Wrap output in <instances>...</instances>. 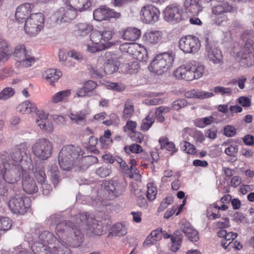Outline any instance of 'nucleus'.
I'll use <instances>...</instances> for the list:
<instances>
[{
  "instance_id": "c85d7f7f",
  "label": "nucleus",
  "mask_w": 254,
  "mask_h": 254,
  "mask_svg": "<svg viewBox=\"0 0 254 254\" xmlns=\"http://www.w3.org/2000/svg\"><path fill=\"white\" fill-rule=\"evenodd\" d=\"M80 149L72 145H65L63 147L59 154V158H61L62 152H66V159H76L77 160L79 157Z\"/></svg>"
},
{
  "instance_id": "72a5a7b5",
  "label": "nucleus",
  "mask_w": 254,
  "mask_h": 254,
  "mask_svg": "<svg viewBox=\"0 0 254 254\" xmlns=\"http://www.w3.org/2000/svg\"><path fill=\"white\" fill-rule=\"evenodd\" d=\"M12 54L10 45L5 41L0 43V63L7 61Z\"/></svg>"
},
{
  "instance_id": "473e14b6",
  "label": "nucleus",
  "mask_w": 254,
  "mask_h": 254,
  "mask_svg": "<svg viewBox=\"0 0 254 254\" xmlns=\"http://www.w3.org/2000/svg\"><path fill=\"white\" fill-rule=\"evenodd\" d=\"M184 8L187 13L197 15L202 10L199 4V0H186Z\"/></svg>"
},
{
  "instance_id": "9d476101",
  "label": "nucleus",
  "mask_w": 254,
  "mask_h": 254,
  "mask_svg": "<svg viewBox=\"0 0 254 254\" xmlns=\"http://www.w3.org/2000/svg\"><path fill=\"white\" fill-rule=\"evenodd\" d=\"M8 206L13 213L23 215L30 206V200L25 196L16 194L9 200Z\"/></svg>"
},
{
  "instance_id": "7c9ffc66",
  "label": "nucleus",
  "mask_w": 254,
  "mask_h": 254,
  "mask_svg": "<svg viewBox=\"0 0 254 254\" xmlns=\"http://www.w3.org/2000/svg\"><path fill=\"white\" fill-rule=\"evenodd\" d=\"M181 229L190 241L197 242L199 239L198 231L192 228L190 224H182Z\"/></svg>"
},
{
  "instance_id": "3c124183",
  "label": "nucleus",
  "mask_w": 254,
  "mask_h": 254,
  "mask_svg": "<svg viewBox=\"0 0 254 254\" xmlns=\"http://www.w3.org/2000/svg\"><path fill=\"white\" fill-rule=\"evenodd\" d=\"M181 149L186 153L190 154H194L195 153V148L194 145L186 141H183L181 143Z\"/></svg>"
},
{
  "instance_id": "423d86ee",
  "label": "nucleus",
  "mask_w": 254,
  "mask_h": 254,
  "mask_svg": "<svg viewBox=\"0 0 254 254\" xmlns=\"http://www.w3.org/2000/svg\"><path fill=\"white\" fill-rule=\"evenodd\" d=\"M236 11V7L227 2L213 6L211 11L212 13L215 15L214 23L217 25H224L228 21L226 14L234 13Z\"/></svg>"
},
{
  "instance_id": "49530a36",
  "label": "nucleus",
  "mask_w": 254,
  "mask_h": 254,
  "mask_svg": "<svg viewBox=\"0 0 254 254\" xmlns=\"http://www.w3.org/2000/svg\"><path fill=\"white\" fill-rule=\"evenodd\" d=\"M155 119L150 115L146 116L142 121L140 129L143 131H146L152 126L154 123Z\"/></svg>"
},
{
  "instance_id": "37998d69",
  "label": "nucleus",
  "mask_w": 254,
  "mask_h": 254,
  "mask_svg": "<svg viewBox=\"0 0 254 254\" xmlns=\"http://www.w3.org/2000/svg\"><path fill=\"white\" fill-rule=\"evenodd\" d=\"M68 116L72 122L77 124L82 125L86 123L85 114L82 112L71 113Z\"/></svg>"
},
{
  "instance_id": "f3484780",
  "label": "nucleus",
  "mask_w": 254,
  "mask_h": 254,
  "mask_svg": "<svg viewBox=\"0 0 254 254\" xmlns=\"http://www.w3.org/2000/svg\"><path fill=\"white\" fill-rule=\"evenodd\" d=\"M39 242H34L31 245V249L35 254H39V251L43 246L52 244L55 240L53 234L48 231H43L39 236Z\"/></svg>"
},
{
  "instance_id": "dca6fc26",
  "label": "nucleus",
  "mask_w": 254,
  "mask_h": 254,
  "mask_svg": "<svg viewBox=\"0 0 254 254\" xmlns=\"http://www.w3.org/2000/svg\"><path fill=\"white\" fill-rule=\"evenodd\" d=\"M77 11L72 6L60 8L56 13L57 23L69 22L74 19L77 15Z\"/></svg>"
},
{
  "instance_id": "0e129e2a",
  "label": "nucleus",
  "mask_w": 254,
  "mask_h": 254,
  "mask_svg": "<svg viewBox=\"0 0 254 254\" xmlns=\"http://www.w3.org/2000/svg\"><path fill=\"white\" fill-rule=\"evenodd\" d=\"M101 34L103 42L108 43V42L112 39L114 32L112 29H105L101 31Z\"/></svg>"
},
{
  "instance_id": "052dcab7",
  "label": "nucleus",
  "mask_w": 254,
  "mask_h": 254,
  "mask_svg": "<svg viewBox=\"0 0 254 254\" xmlns=\"http://www.w3.org/2000/svg\"><path fill=\"white\" fill-rule=\"evenodd\" d=\"M113 232L119 236H124L127 233L125 227L121 224H117L114 225Z\"/></svg>"
},
{
  "instance_id": "5fc2aeb1",
  "label": "nucleus",
  "mask_w": 254,
  "mask_h": 254,
  "mask_svg": "<svg viewBox=\"0 0 254 254\" xmlns=\"http://www.w3.org/2000/svg\"><path fill=\"white\" fill-rule=\"evenodd\" d=\"M188 105L187 101L185 99H179L174 101L172 104V108L174 110L178 111Z\"/></svg>"
},
{
  "instance_id": "a211bd4d",
  "label": "nucleus",
  "mask_w": 254,
  "mask_h": 254,
  "mask_svg": "<svg viewBox=\"0 0 254 254\" xmlns=\"http://www.w3.org/2000/svg\"><path fill=\"white\" fill-rule=\"evenodd\" d=\"M120 16V13L114 11L112 9L104 7L97 8L93 12L94 19L99 21L108 20L112 17L118 18Z\"/></svg>"
},
{
  "instance_id": "a19ab883",
  "label": "nucleus",
  "mask_w": 254,
  "mask_h": 254,
  "mask_svg": "<svg viewBox=\"0 0 254 254\" xmlns=\"http://www.w3.org/2000/svg\"><path fill=\"white\" fill-rule=\"evenodd\" d=\"M35 177L40 184L45 183L46 180V174L44 172V168L42 165H36L35 167L32 169Z\"/></svg>"
},
{
  "instance_id": "13d9d810",
  "label": "nucleus",
  "mask_w": 254,
  "mask_h": 254,
  "mask_svg": "<svg viewBox=\"0 0 254 254\" xmlns=\"http://www.w3.org/2000/svg\"><path fill=\"white\" fill-rule=\"evenodd\" d=\"M15 93L14 90L11 87L4 88L0 93V99L6 100L12 97Z\"/></svg>"
},
{
  "instance_id": "f03ea898",
  "label": "nucleus",
  "mask_w": 254,
  "mask_h": 254,
  "mask_svg": "<svg viewBox=\"0 0 254 254\" xmlns=\"http://www.w3.org/2000/svg\"><path fill=\"white\" fill-rule=\"evenodd\" d=\"M204 69L203 65H196L194 61H190L178 67L173 72V75L178 79L191 81L200 78L204 73Z\"/></svg>"
},
{
  "instance_id": "c9c22d12",
  "label": "nucleus",
  "mask_w": 254,
  "mask_h": 254,
  "mask_svg": "<svg viewBox=\"0 0 254 254\" xmlns=\"http://www.w3.org/2000/svg\"><path fill=\"white\" fill-rule=\"evenodd\" d=\"M141 35V31L136 28H127L123 32L122 37L126 40L134 41L137 40Z\"/></svg>"
},
{
  "instance_id": "603ef678",
  "label": "nucleus",
  "mask_w": 254,
  "mask_h": 254,
  "mask_svg": "<svg viewBox=\"0 0 254 254\" xmlns=\"http://www.w3.org/2000/svg\"><path fill=\"white\" fill-rule=\"evenodd\" d=\"M213 118L209 116L197 120L195 122V125L199 127H204L206 126L209 125L213 123Z\"/></svg>"
},
{
  "instance_id": "1a4fd4ad",
  "label": "nucleus",
  "mask_w": 254,
  "mask_h": 254,
  "mask_svg": "<svg viewBox=\"0 0 254 254\" xmlns=\"http://www.w3.org/2000/svg\"><path fill=\"white\" fill-rule=\"evenodd\" d=\"M173 58L166 53L157 55L150 64L152 71L157 74H161L167 71L171 65Z\"/></svg>"
},
{
  "instance_id": "bf43d9fd",
  "label": "nucleus",
  "mask_w": 254,
  "mask_h": 254,
  "mask_svg": "<svg viewBox=\"0 0 254 254\" xmlns=\"http://www.w3.org/2000/svg\"><path fill=\"white\" fill-rule=\"evenodd\" d=\"M147 191L146 197L149 200H154L157 194L156 188L152 186L151 184H147Z\"/></svg>"
},
{
  "instance_id": "bb28decb",
  "label": "nucleus",
  "mask_w": 254,
  "mask_h": 254,
  "mask_svg": "<svg viewBox=\"0 0 254 254\" xmlns=\"http://www.w3.org/2000/svg\"><path fill=\"white\" fill-rule=\"evenodd\" d=\"M97 158L92 155L79 156L76 160V167L78 170L77 171L84 170L88 168L92 164L97 162Z\"/></svg>"
},
{
  "instance_id": "2eb2a0df",
  "label": "nucleus",
  "mask_w": 254,
  "mask_h": 254,
  "mask_svg": "<svg viewBox=\"0 0 254 254\" xmlns=\"http://www.w3.org/2000/svg\"><path fill=\"white\" fill-rule=\"evenodd\" d=\"M164 18L168 21L178 22L182 19L183 9L177 3L168 5L164 10Z\"/></svg>"
},
{
  "instance_id": "0eeeda50",
  "label": "nucleus",
  "mask_w": 254,
  "mask_h": 254,
  "mask_svg": "<svg viewBox=\"0 0 254 254\" xmlns=\"http://www.w3.org/2000/svg\"><path fill=\"white\" fill-rule=\"evenodd\" d=\"M44 17L41 13L31 14L25 23L24 29L30 36H34L43 28Z\"/></svg>"
},
{
  "instance_id": "6ab92c4d",
  "label": "nucleus",
  "mask_w": 254,
  "mask_h": 254,
  "mask_svg": "<svg viewBox=\"0 0 254 254\" xmlns=\"http://www.w3.org/2000/svg\"><path fill=\"white\" fill-rule=\"evenodd\" d=\"M207 56L209 61L214 64L221 65L223 64L221 51L212 44H207L206 47Z\"/></svg>"
},
{
  "instance_id": "ddd939ff",
  "label": "nucleus",
  "mask_w": 254,
  "mask_h": 254,
  "mask_svg": "<svg viewBox=\"0 0 254 254\" xmlns=\"http://www.w3.org/2000/svg\"><path fill=\"white\" fill-rule=\"evenodd\" d=\"M103 187L105 193L111 199L122 195L126 189L125 185L123 183L113 180L105 181Z\"/></svg>"
},
{
  "instance_id": "412c9836",
  "label": "nucleus",
  "mask_w": 254,
  "mask_h": 254,
  "mask_svg": "<svg viewBox=\"0 0 254 254\" xmlns=\"http://www.w3.org/2000/svg\"><path fill=\"white\" fill-rule=\"evenodd\" d=\"M22 188L28 194H33L38 190V188L34 179L28 174L24 173L22 176Z\"/></svg>"
},
{
  "instance_id": "e2e57ef3",
  "label": "nucleus",
  "mask_w": 254,
  "mask_h": 254,
  "mask_svg": "<svg viewBox=\"0 0 254 254\" xmlns=\"http://www.w3.org/2000/svg\"><path fill=\"white\" fill-rule=\"evenodd\" d=\"M88 69L90 70L92 76L94 77H100L103 76L104 70L101 68H98L97 66L89 65Z\"/></svg>"
},
{
  "instance_id": "7ed1b4c3",
  "label": "nucleus",
  "mask_w": 254,
  "mask_h": 254,
  "mask_svg": "<svg viewBox=\"0 0 254 254\" xmlns=\"http://www.w3.org/2000/svg\"><path fill=\"white\" fill-rule=\"evenodd\" d=\"M61 217L58 215H52L51 217L52 222L56 225V230L60 238L69 235L76 242L81 241L83 235L80 230L74 229L71 225L70 221H60Z\"/></svg>"
},
{
  "instance_id": "ea45409f",
  "label": "nucleus",
  "mask_w": 254,
  "mask_h": 254,
  "mask_svg": "<svg viewBox=\"0 0 254 254\" xmlns=\"http://www.w3.org/2000/svg\"><path fill=\"white\" fill-rule=\"evenodd\" d=\"M71 95L70 90H65L55 93L51 97V101L53 104L66 101Z\"/></svg>"
},
{
  "instance_id": "f8f14e48",
  "label": "nucleus",
  "mask_w": 254,
  "mask_h": 254,
  "mask_svg": "<svg viewBox=\"0 0 254 254\" xmlns=\"http://www.w3.org/2000/svg\"><path fill=\"white\" fill-rule=\"evenodd\" d=\"M13 55L17 62L23 67H29L35 62L34 58L22 44L18 45L15 48Z\"/></svg>"
},
{
  "instance_id": "20e7f679",
  "label": "nucleus",
  "mask_w": 254,
  "mask_h": 254,
  "mask_svg": "<svg viewBox=\"0 0 254 254\" xmlns=\"http://www.w3.org/2000/svg\"><path fill=\"white\" fill-rule=\"evenodd\" d=\"M27 147L25 143H21L17 145L13 150L11 158L16 163H20L18 165L22 169L31 170L33 169L32 161L26 154Z\"/></svg>"
},
{
  "instance_id": "79ce46f5",
  "label": "nucleus",
  "mask_w": 254,
  "mask_h": 254,
  "mask_svg": "<svg viewBox=\"0 0 254 254\" xmlns=\"http://www.w3.org/2000/svg\"><path fill=\"white\" fill-rule=\"evenodd\" d=\"M134 106L132 101L130 100H127L125 103L123 118L125 119H129L134 114Z\"/></svg>"
},
{
  "instance_id": "09e8293b",
  "label": "nucleus",
  "mask_w": 254,
  "mask_h": 254,
  "mask_svg": "<svg viewBox=\"0 0 254 254\" xmlns=\"http://www.w3.org/2000/svg\"><path fill=\"white\" fill-rule=\"evenodd\" d=\"M12 221L8 217H0V230L6 231L11 228Z\"/></svg>"
},
{
  "instance_id": "8fccbe9b",
  "label": "nucleus",
  "mask_w": 254,
  "mask_h": 254,
  "mask_svg": "<svg viewBox=\"0 0 254 254\" xmlns=\"http://www.w3.org/2000/svg\"><path fill=\"white\" fill-rule=\"evenodd\" d=\"M111 46V44L110 43H103L99 45H95L94 46L88 45L87 50L91 53H94L110 48Z\"/></svg>"
},
{
  "instance_id": "6e6552de",
  "label": "nucleus",
  "mask_w": 254,
  "mask_h": 254,
  "mask_svg": "<svg viewBox=\"0 0 254 254\" xmlns=\"http://www.w3.org/2000/svg\"><path fill=\"white\" fill-rule=\"evenodd\" d=\"M234 53L235 54V59L241 60L247 66L254 65V42L253 40H247L245 46L239 51Z\"/></svg>"
},
{
  "instance_id": "864d4df0",
  "label": "nucleus",
  "mask_w": 254,
  "mask_h": 254,
  "mask_svg": "<svg viewBox=\"0 0 254 254\" xmlns=\"http://www.w3.org/2000/svg\"><path fill=\"white\" fill-rule=\"evenodd\" d=\"M37 125L42 129L47 131H51L53 129L52 125L47 120H40L39 119H36Z\"/></svg>"
},
{
  "instance_id": "de8ad7c7",
  "label": "nucleus",
  "mask_w": 254,
  "mask_h": 254,
  "mask_svg": "<svg viewBox=\"0 0 254 254\" xmlns=\"http://www.w3.org/2000/svg\"><path fill=\"white\" fill-rule=\"evenodd\" d=\"M101 31L94 30L90 34V40L95 45L103 44ZM111 44V43H109Z\"/></svg>"
},
{
  "instance_id": "f704fd0d",
  "label": "nucleus",
  "mask_w": 254,
  "mask_h": 254,
  "mask_svg": "<svg viewBox=\"0 0 254 254\" xmlns=\"http://www.w3.org/2000/svg\"><path fill=\"white\" fill-rule=\"evenodd\" d=\"M12 54L10 45L5 41L0 43V63L7 61Z\"/></svg>"
},
{
  "instance_id": "6e6d98bb",
  "label": "nucleus",
  "mask_w": 254,
  "mask_h": 254,
  "mask_svg": "<svg viewBox=\"0 0 254 254\" xmlns=\"http://www.w3.org/2000/svg\"><path fill=\"white\" fill-rule=\"evenodd\" d=\"M214 92L216 94H219L222 96H229L232 93V90L229 87L223 86H216L214 88Z\"/></svg>"
},
{
  "instance_id": "c756f323",
  "label": "nucleus",
  "mask_w": 254,
  "mask_h": 254,
  "mask_svg": "<svg viewBox=\"0 0 254 254\" xmlns=\"http://www.w3.org/2000/svg\"><path fill=\"white\" fill-rule=\"evenodd\" d=\"M64 3L73 7L77 12L87 9L91 5L89 0H64Z\"/></svg>"
},
{
  "instance_id": "5701e85b",
  "label": "nucleus",
  "mask_w": 254,
  "mask_h": 254,
  "mask_svg": "<svg viewBox=\"0 0 254 254\" xmlns=\"http://www.w3.org/2000/svg\"><path fill=\"white\" fill-rule=\"evenodd\" d=\"M90 216L87 214V213H79L71 217L70 221L71 225L74 227V229H79V227L83 226H86L90 218Z\"/></svg>"
},
{
  "instance_id": "58836bf2",
  "label": "nucleus",
  "mask_w": 254,
  "mask_h": 254,
  "mask_svg": "<svg viewBox=\"0 0 254 254\" xmlns=\"http://www.w3.org/2000/svg\"><path fill=\"white\" fill-rule=\"evenodd\" d=\"M86 227L95 235L99 236L101 235L102 234L103 228L101 224L91 216Z\"/></svg>"
},
{
  "instance_id": "338daca9",
  "label": "nucleus",
  "mask_w": 254,
  "mask_h": 254,
  "mask_svg": "<svg viewBox=\"0 0 254 254\" xmlns=\"http://www.w3.org/2000/svg\"><path fill=\"white\" fill-rule=\"evenodd\" d=\"M224 133L228 137L234 136L236 134V129L232 126H226L224 128Z\"/></svg>"
},
{
  "instance_id": "a878e982",
  "label": "nucleus",
  "mask_w": 254,
  "mask_h": 254,
  "mask_svg": "<svg viewBox=\"0 0 254 254\" xmlns=\"http://www.w3.org/2000/svg\"><path fill=\"white\" fill-rule=\"evenodd\" d=\"M144 42L148 45H155L160 43L162 39V33L160 31H150L143 36Z\"/></svg>"
},
{
  "instance_id": "393cba45",
  "label": "nucleus",
  "mask_w": 254,
  "mask_h": 254,
  "mask_svg": "<svg viewBox=\"0 0 254 254\" xmlns=\"http://www.w3.org/2000/svg\"><path fill=\"white\" fill-rule=\"evenodd\" d=\"M93 30L92 24L86 22H79L75 25L74 33L78 37H84L91 33Z\"/></svg>"
},
{
  "instance_id": "cd10ccee",
  "label": "nucleus",
  "mask_w": 254,
  "mask_h": 254,
  "mask_svg": "<svg viewBox=\"0 0 254 254\" xmlns=\"http://www.w3.org/2000/svg\"><path fill=\"white\" fill-rule=\"evenodd\" d=\"M66 152H62L61 158H59V163L61 168L66 171H70L74 168L75 171L78 170L76 167L77 163L76 159H66Z\"/></svg>"
},
{
  "instance_id": "4be33fe9",
  "label": "nucleus",
  "mask_w": 254,
  "mask_h": 254,
  "mask_svg": "<svg viewBox=\"0 0 254 254\" xmlns=\"http://www.w3.org/2000/svg\"><path fill=\"white\" fill-rule=\"evenodd\" d=\"M162 236H163L164 239H168L171 237L172 246L171 250L173 252L177 251L180 248L183 239V235L179 231H176L173 236H171L168 233L162 231Z\"/></svg>"
},
{
  "instance_id": "4468645a",
  "label": "nucleus",
  "mask_w": 254,
  "mask_h": 254,
  "mask_svg": "<svg viewBox=\"0 0 254 254\" xmlns=\"http://www.w3.org/2000/svg\"><path fill=\"white\" fill-rule=\"evenodd\" d=\"M140 18L145 23H153L158 21L160 11L154 6L148 4L144 6L140 10Z\"/></svg>"
},
{
  "instance_id": "f257e3e1",
  "label": "nucleus",
  "mask_w": 254,
  "mask_h": 254,
  "mask_svg": "<svg viewBox=\"0 0 254 254\" xmlns=\"http://www.w3.org/2000/svg\"><path fill=\"white\" fill-rule=\"evenodd\" d=\"M9 156L6 152L0 154V180H3L8 184H15L20 179L22 169L18 165L10 164Z\"/></svg>"
},
{
  "instance_id": "a18cd8bd",
  "label": "nucleus",
  "mask_w": 254,
  "mask_h": 254,
  "mask_svg": "<svg viewBox=\"0 0 254 254\" xmlns=\"http://www.w3.org/2000/svg\"><path fill=\"white\" fill-rule=\"evenodd\" d=\"M124 150L127 154L131 153H139L143 152L142 147L139 144L133 143L130 145L126 146L124 147Z\"/></svg>"
},
{
  "instance_id": "39448f33",
  "label": "nucleus",
  "mask_w": 254,
  "mask_h": 254,
  "mask_svg": "<svg viewBox=\"0 0 254 254\" xmlns=\"http://www.w3.org/2000/svg\"><path fill=\"white\" fill-rule=\"evenodd\" d=\"M31 149L37 158L41 160H46L52 154L53 144L46 138L39 139L33 144Z\"/></svg>"
},
{
  "instance_id": "4c0bfd02",
  "label": "nucleus",
  "mask_w": 254,
  "mask_h": 254,
  "mask_svg": "<svg viewBox=\"0 0 254 254\" xmlns=\"http://www.w3.org/2000/svg\"><path fill=\"white\" fill-rule=\"evenodd\" d=\"M213 96L214 94L212 92L195 89L189 91L185 93V96L188 98L205 99Z\"/></svg>"
},
{
  "instance_id": "9b49d317",
  "label": "nucleus",
  "mask_w": 254,
  "mask_h": 254,
  "mask_svg": "<svg viewBox=\"0 0 254 254\" xmlns=\"http://www.w3.org/2000/svg\"><path fill=\"white\" fill-rule=\"evenodd\" d=\"M200 45L198 39L190 35L181 38L179 43L180 49L186 54L195 53L199 50Z\"/></svg>"
},
{
  "instance_id": "69168bd1",
  "label": "nucleus",
  "mask_w": 254,
  "mask_h": 254,
  "mask_svg": "<svg viewBox=\"0 0 254 254\" xmlns=\"http://www.w3.org/2000/svg\"><path fill=\"white\" fill-rule=\"evenodd\" d=\"M110 173V169L108 167L101 166L96 169V174L101 178H105L109 176Z\"/></svg>"
},
{
  "instance_id": "2f4dec72",
  "label": "nucleus",
  "mask_w": 254,
  "mask_h": 254,
  "mask_svg": "<svg viewBox=\"0 0 254 254\" xmlns=\"http://www.w3.org/2000/svg\"><path fill=\"white\" fill-rule=\"evenodd\" d=\"M62 76V73L61 71L53 68L46 70L43 74V78L52 86H54L55 82L57 81Z\"/></svg>"
},
{
  "instance_id": "e433bc0d",
  "label": "nucleus",
  "mask_w": 254,
  "mask_h": 254,
  "mask_svg": "<svg viewBox=\"0 0 254 254\" xmlns=\"http://www.w3.org/2000/svg\"><path fill=\"white\" fill-rule=\"evenodd\" d=\"M37 109L36 105L29 100L21 103L16 108L17 111L23 114H28L32 112H36Z\"/></svg>"
},
{
  "instance_id": "680f3d73",
  "label": "nucleus",
  "mask_w": 254,
  "mask_h": 254,
  "mask_svg": "<svg viewBox=\"0 0 254 254\" xmlns=\"http://www.w3.org/2000/svg\"><path fill=\"white\" fill-rule=\"evenodd\" d=\"M131 55L135 56L138 60L142 61L146 58L147 52L145 49L141 47L140 45H139V47L137 48L134 53H133Z\"/></svg>"
},
{
  "instance_id": "c03bdc74",
  "label": "nucleus",
  "mask_w": 254,
  "mask_h": 254,
  "mask_svg": "<svg viewBox=\"0 0 254 254\" xmlns=\"http://www.w3.org/2000/svg\"><path fill=\"white\" fill-rule=\"evenodd\" d=\"M139 47V44L132 43H125L120 45V49L124 52L127 53L129 54L134 53L137 48Z\"/></svg>"
},
{
  "instance_id": "4d7b16f0",
  "label": "nucleus",
  "mask_w": 254,
  "mask_h": 254,
  "mask_svg": "<svg viewBox=\"0 0 254 254\" xmlns=\"http://www.w3.org/2000/svg\"><path fill=\"white\" fill-rule=\"evenodd\" d=\"M108 89L113 90L117 92H122L126 89V86L122 83L119 82H110L107 84Z\"/></svg>"
},
{
  "instance_id": "774afa93",
  "label": "nucleus",
  "mask_w": 254,
  "mask_h": 254,
  "mask_svg": "<svg viewBox=\"0 0 254 254\" xmlns=\"http://www.w3.org/2000/svg\"><path fill=\"white\" fill-rule=\"evenodd\" d=\"M237 151L238 148L236 145H229L225 150V152L227 155L234 157L235 156Z\"/></svg>"
},
{
  "instance_id": "aec40b11",
  "label": "nucleus",
  "mask_w": 254,
  "mask_h": 254,
  "mask_svg": "<svg viewBox=\"0 0 254 254\" xmlns=\"http://www.w3.org/2000/svg\"><path fill=\"white\" fill-rule=\"evenodd\" d=\"M105 56L107 60L105 63L104 73L111 74L116 72L119 69V61L109 52L106 53Z\"/></svg>"
},
{
  "instance_id": "b1692460",
  "label": "nucleus",
  "mask_w": 254,
  "mask_h": 254,
  "mask_svg": "<svg viewBox=\"0 0 254 254\" xmlns=\"http://www.w3.org/2000/svg\"><path fill=\"white\" fill-rule=\"evenodd\" d=\"M34 5L33 4L25 3L19 6L17 8L15 14L16 19L19 22L25 20L28 17Z\"/></svg>"
}]
</instances>
